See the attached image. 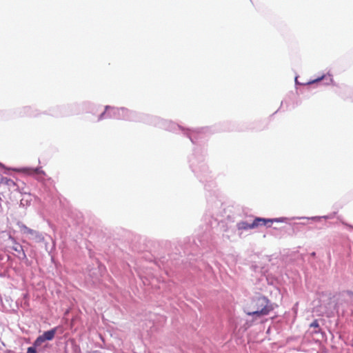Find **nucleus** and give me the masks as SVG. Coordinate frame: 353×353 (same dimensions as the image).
<instances>
[{"instance_id":"obj_1","label":"nucleus","mask_w":353,"mask_h":353,"mask_svg":"<svg viewBox=\"0 0 353 353\" xmlns=\"http://www.w3.org/2000/svg\"><path fill=\"white\" fill-rule=\"evenodd\" d=\"M272 307L269 305V301L265 296H259L254 299L250 307L245 310L249 316H252L255 319L267 315Z\"/></svg>"},{"instance_id":"obj_10","label":"nucleus","mask_w":353,"mask_h":353,"mask_svg":"<svg viewBox=\"0 0 353 353\" xmlns=\"http://www.w3.org/2000/svg\"><path fill=\"white\" fill-rule=\"evenodd\" d=\"M325 77V76H322L320 78H318L316 79H314V80H312V81H310L307 83V84H313V83H317L320 81H321L322 79H323Z\"/></svg>"},{"instance_id":"obj_15","label":"nucleus","mask_w":353,"mask_h":353,"mask_svg":"<svg viewBox=\"0 0 353 353\" xmlns=\"http://www.w3.org/2000/svg\"><path fill=\"white\" fill-rule=\"evenodd\" d=\"M54 243H52V248L54 247Z\"/></svg>"},{"instance_id":"obj_5","label":"nucleus","mask_w":353,"mask_h":353,"mask_svg":"<svg viewBox=\"0 0 353 353\" xmlns=\"http://www.w3.org/2000/svg\"><path fill=\"white\" fill-rule=\"evenodd\" d=\"M58 330V327H54L53 329L45 332L41 336L45 341H51L54 337L55 334Z\"/></svg>"},{"instance_id":"obj_4","label":"nucleus","mask_w":353,"mask_h":353,"mask_svg":"<svg viewBox=\"0 0 353 353\" xmlns=\"http://www.w3.org/2000/svg\"><path fill=\"white\" fill-rule=\"evenodd\" d=\"M28 234L30 235L29 239L32 241H34L36 242H40L41 241H47L46 237L42 234H38L35 231H32L30 230H28Z\"/></svg>"},{"instance_id":"obj_7","label":"nucleus","mask_w":353,"mask_h":353,"mask_svg":"<svg viewBox=\"0 0 353 353\" xmlns=\"http://www.w3.org/2000/svg\"><path fill=\"white\" fill-rule=\"evenodd\" d=\"M45 341H46L45 339L41 335V336H38L37 339L34 341V346H35V347L40 346Z\"/></svg>"},{"instance_id":"obj_2","label":"nucleus","mask_w":353,"mask_h":353,"mask_svg":"<svg viewBox=\"0 0 353 353\" xmlns=\"http://www.w3.org/2000/svg\"><path fill=\"white\" fill-rule=\"evenodd\" d=\"M285 219H264V218H256L252 223H248L247 221H241L237 224V228L239 230H250L253 228H258L262 225H268L270 226V223H272L273 222H283Z\"/></svg>"},{"instance_id":"obj_9","label":"nucleus","mask_w":353,"mask_h":353,"mask_svg":"<svg viewBox=\"0 0 353 353\" xmlns=\"http://www.w3.org/2000/svg\"><path fill=\"white\" fill-rule=\"evenodd\" d=\"M27 353H37L36 347H29L27 350Z\"/></svg>"},{"instance_id":"obj_12","label":"nucleus","mask_w":353,"mask_h":353,"mask_svg":"<svg viewBox=\"0 0 353 353\" xmlns=\"http://www.w3.org/2000/svg\"><path fill=\"white\" fill-rule=\"evenodd\" d=\"M346 294L352 300H353V292H352L347 291Z\"/></svg>"},{"instance_id":"obj_6","label":"nucleus","mask_w":353,"mask_h":353,"mask_svg":"<svg viewBox=\"0 0 353 353\" xmlns=\"http://www.w3.org/2000/svg\"><path fill=\"white\" fill-rule=\"evenodd\" d=\"M310 328H314L313 333H319L320 332L319 324L317 320L314 321L310 324Z\"/></svg>"},{"instance_id":"obj_13","label":"nucleus","mask_w":353,"mask_h":353,"mask_svg":"<svg viewBox=\"0 0 353 353\" xmlns=\"http://www.w3.org/2000/svg\"><path fill=\"white\" fill-rule=\"evenodd\" d=\"M332 82V78H330V81H329L328 83H327V84H330V83H331Z\"/></svg>"},{"instance_id":"obj_14","label":"nucleus","mask_w":353,"mask_h":353,"mask_svg":"<svg viewBox=\"0 0 353 353\" xmlns=\"http://www.w3.org/2000/svg\"><path fill=\"white\" fill-rule=\"evenodd\" d=\"M295 81H296V83H298V81H297V77H295Z\"/></svg>"},{"instance_id":"obj_11","label":"nucleus","mask_w":353,"mask_h":353,"mask_svg":"<svg viewBox=\"0 0 353 353\" xmlns=\"http://www.w3.org/2000/svg\"><path fill=\"white\" fill-rule=\"evenodd\" d=\"M16 247L14 248V249L17 251V252H20L21 250L23 251V248L21 245V244H16Z\"/></svg>"},{"instance_id":"obj_3","label":"nucleus","mask_w":353,"mask_h":353,"mask_svg":"<svg viewBox=\"0 0 353 353\" xmlns=\"http://www.w3.org/2000/svg\"><path fill=\"white\" fill-rule=\"evenodd\" d=\"M109 111H111L112 112V116L117 117L118 118H128L127 114L128 111L125 108H115L114 107L106 106L105 112H108Z\"/></svg>"},{"instance_id":"obj_8","label":"nucleus","mask_w":353,"mask_h":353,"mask_svg":"<svg viewBox=\"0 0 353 353\" xmlns=\"http://www.w3.org/2000/svg\"><path fill=\"white\" fill-rule=\"evenodd\" d=\"M31 171L33 174H42L43 172L39 168L35 169H31Z\"/></svg>"}]
</instances>
